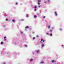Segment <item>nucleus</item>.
<instances>
[{
    "instance_id": "obj_23",
    "label": "nucleus",
    "mask_w": 64,
    "mask_h": 64,
    "mask_svg": "<svg viewBox=\"0 0 64 64\" xmlns=\"http://www.w3.org/2000/svg\"><path fill=\"white\" fill-rule=\"evenodd\" d=\"M21 33L22 34H23V32H21Z\"/></svg>"
},
{
    "instance_id": "obj_10",
    "label": "nucleus",
    "mask_w": 64,
    "mask_h": 64,
    "mask_svg": "<svg viewBox=\"0 0 64 64\" xmlns=\"http://www.w3.org/2000/svg\"><path fill=\"white\" fill-rule=\"evenodd\" d=\"M1 43L2 44H3V42H1Z\"/></svg>"
},
{
    "instance_id": "obj_17",
    "label": "nucleus",
    "mask_w": 64,
    "mask_h": 64,
    "mask_svg": "<svg viewBox=\"0 0 64 64\" xmlns=\"http://www.w3.org/2000/svg\"><path fill=\"white\" fill-rule=\"evenodd\" d=\"M35 37L33 38V40H34V39H35Z\"/></svg>"
},
{
    "instance_id": "obj_11",
    "label": "nucleus",
    "mask_w": 64,
    "mask_h": 64,
    "mask_svg": "<svg viewBox=\"0 0 64 64\" xmlns=\"http://www.w3.org/2000/svg\"><path fill=\"white\" fill-rule=\"evenodd\" d=\"M52 63H53V62H54V60H52Z\"/></svg>"
},
{
    "instance_id": "obj_21",
    "label": "nucleus",
    "mask_w": 64,
    "mask_h": 64,
    "mask_svg": "<svg viewBox=\"0 0 64 64\" xmlns=\"http://www.w3.org/2000/svg\"><path fill=\"white\" fill-rule=\"evenodd\" d=\"M47 2H44V3H47Z\"/></svg>"
},
{
    "instance_id": "obj_16",
    "label": "nucleus",
    "mask_w": 64,
    "mask_h": 64,
    "mask_svg": "<svg viewBox=\"0 0 64 64\" xmlns=\"http://www.w3.org/2000/svg\"><path fill=\"white\" fill-rule=\"evenodd\" d=\"M50 36H52V34H50Z\"/></svg>"
},
{
    "instance_id": "obj_29",
    "label": "nucleus",
    "mask_w": 64,
    "mask_h": 64,
    "mask_svg": "<svg viewBox=\"0 0 64 64\" xmlns=\"http://www.w3.org/2000/svg\"><path fill=\"white\" fill-rule=\"evenodd\" d=\"M36 9H35L34 10L36 11Z\"/></svg>"
},
{
    "instance_id": "obj_34",
    "label": "nucleus",
    "mask_w": 64,
    "mask_h": 64,
    "mask_svg": "<svg viewBox=\"0 0 64 64\" xmlns=\"http://www.w3.org/2000/svg\"><path fill=\"white\" fill-rule=\"evenodd\" d=\"M4 64H5V63H4Z\"/></svg>"
},
{
    "instance_id": "obj_6",
    "label": "nucleus",
    "mask_w": 64,
    "mask_h": 64,
    "mask_svg": "<svg viewBox=\"0 0 64 64\" xmlns=\"http://www.w3.org/2000/svg\"><path fill=\"white\" fill-rule=\"evenodd\" d=\"M42 63H44V62L42 61L40 62V64H42Z\"/></svg>"
},
{
    "instance_id": "obj_4",
    "label": "nucleus",
    "mask_w": 64,
    "mask_h": 64,
    "mask_svg": "<svg viewBox=\"0 0 64 64\" xmlns=\"http://www.w3.org/2000/svg\"><path fill=\"white\" fill-rule=\"evenodd\" d=\"M29 28V26H27L25 27V28L27 29V28Z\"/></svg>"
},
{
    "instance_id": "obj_14",
    "label": "nucleus",
    "mask_w": 64,
    "mask_h": 64,
    "mask_svg": "<svg viewBox=\"0 0 64 64\" xmlns=\"http://www.w3.org/2000/svg\"><path fill=\"white\" fill-rule=\"evenodd\" d=\"M46 34H47V35H49V33H46Z\"/></svg>"
},
{
    "instance_id": "obj_13",
    "label": "nucleus",
    "mask_w": 64,
    "mask_h": 64,
    "mask_svg": "<svg viewBox=\"0 0 64 64\" xmlns=\"http://www.w3.org/2000/svg\"><path fill=\"white\" fill-rule=\"evenodd\" d=\"M30 60L31 61H33V59H30Z\"/></svg>"
},
{
    "instance_id": "obj_12",
    "label": "nucleus",
    "mask_w": 64,
    "mask_h": 64,
    "mask_svg": "<svg viewBox=\"0 0 64 64\" xmlns=\"http://www.w3.org/2000/svg\"><path fill=\"white\" fill-rule=\"evenodd\" d=\"M38 52H39V50H37V53H38Z\"/></svg>"
},
{
    "instance_id": "obj_26",
    "label": "nucleus",
    "mask_w": 64,
    "mask_h": 64,
    "mask_svg": "<svg viewBox=\"0 0 64 64\" xmlns=\"http://www.w3.org/2000/svg\"><path fill=\"white\" fill-rule=\"evenodd\" d=\"M43 18H45V16H44L43 17Z\"/></svg>"
},
{
    "instance_id": "obj_25",
    "label": "nucleus",
    "mask_w": 64,
    "mask_h": 64,
    "mask_svg": "<svg viewBox=\"0 0 64 64\" xmlns=\"http://www.w3.org/2000/svg\"><path fill=\"white\" fill-rule=\"evenodd\" d=\"M48 2H50V0H48Z\"/></svg>"
},
{
    "instance_id": "obj_19",
    "label": "nucleus",
    "mask_w": 64,
    "mask_h": 64,
    "mask_svg": "<svg viewBox=\"0 0 64 64\" xmlns=\"http://www.w3.org/2000/svg\"><path fill=\"white\" fill-rule=\"evenodd\" d=\"M38 2H41V0H38Z\"/></svg>"
},
{
    "instance_id": "obj_31",
    "label": "nucleus",
    "mask_w": 64,
    "mask_h": 64,
    "mask_svg": "<svg viewBox=\"0 0 64 64\" xmlns=\"http://www.w3.org/2000/svg\"><path fill=\"white\" fill-rule=\"evenodd\" d=\"M40 7V6H38V7Z\"/></svg>"
},
{
    "instance_id": "obj_9",
    "label": "nucleus",
    "mask_w": 64,
    "mask_h": 64,
    "mask_svg": "<svg viewBox=\"0 0 64 64\" xmlns=\"http://www.w3.org/2000/svg\"><path fill=\"white\" fill-rule=\"evenodd\" d=\"M52 30H51V29H50V32H52Z\"/></svg>"
},
{
    "instance_id": "obj_24",
    "label": "nucleus",
    "mask_w": 64,
    "mask_h": 64,
    "mask_svg": "<svg viewBox=\"0 0 64 64\" xmlns=\"http://www.w3.org/2000/svg\"><path fill=\"white\" fill-rule=\"evenodd\" d=\"M6 21H8V19H6Z\"/></svg>"
},
{
    "instance_id": "obj_3",
    "label": "nucleus",
    "mask_w": 64,
    "mask_h": 64,
    "mask_svg": "<svg viewBox=\"0 0 64 64\" xmlns=\"http://www.w3.org/2000/svg\"><path fill=\"white\" fill-rule=\"evenodd\" d=\"M50 26H48V29H50Z\"/></svg>"
},
{
    "instance_id": "obj_20",
    "label": "nucleus",
    "mask_w": 64,
    "mask_h": 64,
    "mask_svg": "<svg viewBox=\"0 0 64 64\" xmlns=\"http://www.w3.org/2000/svg\"><path fill=\"white\" fill-rule=\"evenodd\" d=\"M18 3L17 2H16V3L15 4V5H17Z\"/></svg>"
},
{
    "instance_id": "obj_8",
    "label": "nucleus",
    "mask_w": 64,
    "mask_h": 64,
    "mask_svg": "<svg viewBox=\"0 0 64 64\" xmlns=\"http://www.w3.org/2000/svg\"><path fill=\"white\" fill-rule=\"evenodd\" d=\"M12 22H15V20H12Z\"/></svg>"
},
{
    "instance_id": "obj_18",
    "label": "nucleus",
    "mask_w": 64,
    "mask_h": 64,
    "mask_svg": "<svg viewBox=\"0 0 64 64\" xmlns=\"http://www.w3.org/2000/svg\"><path fill=\"white\" fill-rule=\"evenodd\" d=\"M37 7L36 6H34V8H36Z\"/></svg>"
},
{
    "instance_id": "obj_35",
    "label": "nucleus",
    "mask_w": 64,
    "mask_h": 64,
    "mask_svg": "<svg viewBox=\"0 0 64 64\" xmlns=\"http://www.w3.org/2000/svg\"><path fill=\"white\" fill-rule=\"evenodd\" d=\"M40 13H41V12H40Z\"/></svg>"
},
{
    "instance_id": "obj_1",
    "label": "nucleus",
    "mask_w": 64,
    "mask_h": 64,
    "mask_svg": "<svg viewBox=\"0 0 64 64\" xmlns=\"http://www.w3.org/2000/svg\"><path fill=\"white\" fill-rule=\"evenodd\" d=\"M54 14L56 16H57V12H55Z\"/></svg>"
},
{
    "instance_id": "obj_33",
    "label": "nucleus",
    "mask_w": 64,
    "mask_h": 64,
    "mask_svg": "<svg viewBox=\"0 0 64 64\" xmlns=\"http://www.w3.org/2000/svg\"><path fill=\"white\" fill-rule=\"evenodd\" d=\"M62 46H64V45H62Z\"/></svg>"
},
{
    "instance_id": "obj_30",
    "label": "nucleus",
    "mask_w": 64,
    "mask_h": 64,
    "mask_svg": "<svg viewBox=\"0 0 64 64\" xmlns=\"http://www.w3.org/2000/svg\"><path fill=\"white\" fill-rule=\"evenodd\" d=\"M4 40H5V41H6V39H5Z\"/></svg>"
},
{
    "instance_id": "obj_7",
    "label": "nucleus",
    "mask_w": 64,
    "mask_h": 64,
    "mask_svg": "<svg viewBox=\"0 0 64 64\" xmlns=\"http://www.w3.org/2000/svg\"><path fill=\"white\" fill-rule=\"evenodd\" d=\"M42 47H43L44 46V45L43 44H42Z\"/></svg>"
},
{
    "instance_id": "obj_22",
    "label": "nucleus",
    "mask_w": 64,
    "mask_h": 64,
    "mask_svg": "<svg viewBox=\"0 0 64 64\" xmlns=\"http://www.w3.org/2000/svg\"><path fill=\"white\" fill-rule=\"evenodd\" d=\"M38 5H40V2H38Z\"/></svg>"
},
{
    "instance_id": "obj_27",
    "label": "nucleus",
    "mask_w": 64,
    "mask_h": 64,
    "mask_svg": "<svg viewBox=\"0 0 64 64\" xmlns=\"http://www.w3.org/2000/svg\"><path fill=\"white\" fill-rule=\"evenodd\" d=\"M39 37V36H36V37Z\"/></svg>"
},
{
    "instance_id": "obj_2",
    "label": "nucleus",
    "mask_w": 64,
    "mask_h": 64,
    "mask_svg": "<svg viewBox=\"0 0 64 64\" xmlns=\"http://www.w3.org/2000/svg\"><path fill=\"white\" fill-rule=\"evenodd\" d=\"M41 41H43V42H45V40L42 39H41Z\"/></svg>"
},
{
    "instance_id": "obj_15",
    "label": "nucleus",
    "mask_w": 64,
    "mask_h": 64,
    "mask_svg": "<svg viewBox=\"0 0 64 64\" xmlns=\"http://www.w3.org/2000/svg\"><path fill=\"white\" fill-rule=\"evenodd\" d=\"M26 16H27V17H28V14H26Z\"/></svg>"
},
{
    "instance_id": "obj_5",
    "label": "nucleus",
    "mask_w": 64,
    "mask_h": 64,
    "mask_svg": "<svg viewBox=\"0 0 64 64\" xmlns=\"http://www.w3.org/2000/svg\"><path fill=\"white\" fill-rule=\"evenodd\" d=\"M34 18H36L37 17V16H36V15L34 16Z\"/></svg>"
},
{
    "instance_id": "obj_32",
    "label": "nucleus",
    "mask_w": 64,
    "mask_h": 64,
    "mask_svg": "<svg viewBox=\"0 0 64 64\" xmlns=\"http://www.w3.org/2000/svg\"><path fill=\"white\" fill-rule=\"evenodd\" d=\"M26 47H27V45H26Z\"/></svg>"
},
{
    "instance_id": "obj_28",
    "label": "nucleus",
    "mask_w": 64,
    "mask_h": 64,
    "mask_svg": "<svg viewBox=\"0 0 64 64\" xmlns=\"http://www.w3.org/2000/svg\"><path fill=\"white\" fill-rule=\"evenodd\" d=\"M6 38V37H4V39H5V38Z\"/></svg>"
}]
</instances>
